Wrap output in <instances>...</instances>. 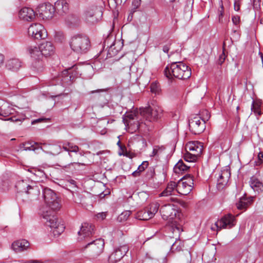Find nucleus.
I'll return each mask as SVG.
<instances>
[{"instance_id":"obj_1","label":"nucleus","mask_w":263,"mask_h":263,"mask_svg":"<svg viewBox=\"0 0 263 263\" xmlns=\"http://www.w3.org/2000/svg\"><path fill=\"white\" fill-rule=\"evenodd\" d=\"M43 195L47 207L42 208L41 213L46 221V224L52 229L53 235L58 236L65 230L64 224L59 221L54 214V212L61 208L60 199L53 190L48 188L43 190Z\"/></svg>"},{"instance_id":"obj_54","label":"nucleus","mask_w":263,"mask_h":263,"mask_svg":"<svg viewBox=\"0 0 263 263\" xmlns=\"http://www.w3.org/2000/svg\"><path fill=\"white\" fill-rule=\"evenodd\" d=\"M78 164L79 166H80V165H85V164L84 163H79V162H70V163L69 164Z\"/></svg>"},{"instance_id":"obj_36","label":"nucleus","mask_w":263,"mask_h":263,"mask_svg":"<svg viewBox=\"0 0 263 263\" xmlns=\"http://www.w3.org/2000/svg\"><path fill=\"white\" fill-rule=\"evenodd\" d=\"M155 175V170L153 167H150L149 168L145 174V178L147 180H151L152 179Z\"/></svg>"},{"instance_id":"obj_52","label":"nucleus","mask_w":263,"mask_h":263,"mask_svg":"<svg viewBox=\"0 0 263 263\" xmlns=\"http://www.w3.org/2000/svg\"><path fill=\"white\" fill-rule=\"evenodd\" d=\"M43 120H44V119L40 118V119H38L33 121L32 122V124H34L35 123L40 122L42 121Z\"/></svg>"},{"instance_id":"obj_42","label":"nucleus","mask_w":263,"mask_h":263,"mask_svg":"<svg viewBox=\"0 0 263 263\" xmlns=\"http://www.w3.org/2000/svg\"><path fill=\"white\" fill-rule=\"evenodd\" d=\"M223 6L222 2H221V5H220V9L218 11V17H219V22L220 23H222V17L223 16Z\"/></svg>"},{"instance_id":"obj_38","label":"nucleus","mask_w":263,"mask_h":263,"mask_svg":"<svg viewBox=\"0 0 263 263\" xmlns=\"http://www.w3.org/2000/svg\"><path fill=\"white\" fill-rule=\"evenodd\" d=\"M120 43L119 41L118 42H115L114 44L111 45L110 46L109 50H108V52H109V54H110V57H112V56L114 55L115 54H117V53L119 51V49H116L115 51H114V50L115 49V48H116V47H115L114 46L117 43Z\"/></svg>"},{"instance_id":"obj_6","label":"nucleus","mask_w":263,"mask_h":263,"mask_svg":"<svg viewBox=\"0 0 263 263\" xmlns=\"http://www.w3.org/2000/svg\"><path fill=\"white\" fill-rule=\"evenodd\" d=\"M69 45L71 49L78 53H85L90 46L88 38L84 35L77 34L71 37Z\"/></svg>"},{"instance_id":"obj_51","label":"nucleus","mask_w":263,"mask_h":263,"mask_svg":"<svg viewBox=\"0 0 263 263\" xmlns=\"http://www.w3.org/2000/svg\"><path fill=\"white\" fill-rule=\"evenodd\" d=\"M4 61V57L3 54L0 53V66L2 65Z\"/></svg>"},{"instance_id":"obj_23","label":"nucleus","mask_w":263,"mask_h":263,"mask_svg":"<svg viewBox=\"0 0 263 263\" xmlns=\"http://www.w3.org/2000/svg\"><path fill=\"white\" fill-rule=\"evenodd\" d=\"M6 67L12 71H16L22 66V62L18 59H11L7 61Z\"/></svg>"},{"instance_id":"obj_40","label":"nucleus","mask_w":263,"mask_h":263,"mask_svg":"<svg viewBox=\"0 0 263 263\" xmlns=\"http://www.w3.org/2000/svg\"><path fill=\"white\" fill-rule=\"evenodd\" d=\"M247 203L246 202L241 199L239 201L236 203V206L239 210H243L247 207Z\"/></svg>"},{"instance_id":"obj_53","label":"nucleus","mask_w":263,"mask_h":263,"mask_svg":"<svg viewBox=\"0 0 263 263\" xmlns=\"http://www.w3.org/2000/svg\"><path fill=\"white\" fill-rule=\"evenodd\" d=\"M189 177H192L190 175H186L183 177L181 179L184 180V181H188V178Z\"/></svg>"},{"instance_id":"obj_19","label":"nucleus","mask_w":263,"mask_h":263,"mask_svg":"<svg viewBox=\"0 0 263 263\" xmlns=\"http://www.w3.org/2000/svg\"><path fill=\"white\" fill-rule=\"evenodd\" d=\"M40 148L45 153L52 155H57L61 152V147L57 144H50L45 143H41Z\"/></svg>"},{"instance_id":"obj_48","label":"nucleus","mask_w":263,"mask_h":263,"mask_svg":"<svg viewBox=\"0 0 263 263\" xmlns=\"http://www.w3.org/2000/svg\"><path fill=\"white\" fill-rule=\"evenodd\" d=\"M170 44H167L163 47V51L165 53H168L170 50Z\"/></svg>"},{"instance_id":"obj_27","label":"nucleus","mask_w":263,"mask_h":263,"mask_svg":"<svg viewBox=\"0 0 263 263\" xmlns=\"http://www.w3.org/2000/svg\"><path fill=\"white\" fill-rule=\"evenodd\" d=\"M175 191H176V183L171 181L168 183L166 189L160 194V196H171Z\"/></svg>"},{"instance_id":"obj_60","label":"nucleus","mask_w":263,"mask_h":263,"mask_svg":"<svg viewBox=\"0 0 263 263\" xmlns=\"http://www.w3.org/2000/svg\"><path fill=\"white\" fill-rule=\"evenodd\" d=\"M115 120H111L110 121L109 120H108L107 121H106L105 122L106 123V124H108L109 123H112Z\"/></svg>"},{"instance_id":"obj_2","label":"nucleus","mask_w":263,"mask_h":263,"mask_svg":"<svg viewBox=\"0 0 263 263\" xmlns=\"http://www.w3.org/2000/svg\"><path fill=\"white\" fill-rule=\"evenodd\" d=\"M162 112V108L157 106H148L140 108L139 110L136 109L130 112H126L123 117V121L126 128L129 129V132L133 133L142 126V118L145 119L147 122H154L161 118Z\"/></svg>"},{"instance_id":"obj_33","label":"nucleus","mask_w":263,"mask_h":263,"mask_svg":"<svg viewBox=\"0 0 263 263\" xmlns=\"http://www.w3.org/2000/svg\"><path fill=\"white\" fill-rule=\"evenodd\" d=\"M130 214L131 211H125L123 212L118 217V221L119 222H123L126 221L128 219Z\"/></svg>"},{"instance_id":"obj_24","label":"nucleus","mask_w":263,"mask_h":263,"mask_svg":"<svg viewBox=\"0 0 263 263\" xmlns=\"http://www.w3.org/2000/svg\"><path fill=\"white\" fill-rule=\"evenodd\" d=\"M41 15L43 18L49 19L52 17L53 14L55 12L53 6L50 3L46 4L45 5L44 9L42 10Z\"/></svg>"},{"instance_id":"obj_50","label":"nucleus","mask_w":263,"mask_h":263,"mask_svg":"<svg viewBox=\"0 0 263 263\" xmlns=\"http://www.w3.org/2000/svg\"><path fill=\"white\" fill-rule=\"evenodd\" d=\"M158 151H159V149H158L156 147L154 148L153 151L152 152V155H151V156L154 157V156L157 155L158 153Z\"/></svg>"},{"instance_id":"obj_28","label":"nucleus","mask_w":263,"mask_h":263,"mask_svg":"<svg viewBox=\"0 0 263 263\" xmlns=\"http://www.w3.org/2000/svg\"><path fill=\"white\" fill-rule=\"evenodd\" d=\"M41 143L33 141H28L22 144L21 148L25 151H35V149L40 148Z\"/></svg>"},{"instance_id":"obj_20","label":"nucleus","mask_w":263,"mask_h":263,"mask_svg":"<svg viewBox=\"0 0 263 263\" xmlns=\"http://www.w3.org/2000/svg\"><path fill=\"white\" fill-rule=\"evenodd\" d=\"M230 176V172L228 169L221 171V174L217 180V186L218 189L222 188L223 186L228 183Z\"/></svg>"},{"instance_id":"obj_37","label":"nucleus","mask_w":263,"mask_h":263,"mask_svg":"<svg viewBox=\"0 0 263 263\" xmlns=\"http://www.w3.org/2000/svg\"><path fill=\"white\" fill-rule=\"evenodd\" d=\"M66 143L70 153H77L79 151V148L77 145H73L72 143L70 142H67Z\"/></svg>"},{"instance_id":"obj_39","label":"nucleus","mask_w":263,"mask_h":263,"mask_svg":"<svg viewBox=\"0 0 263 263\" xmlns=\"http://www.w3.org/2000/svg\"><path fill=\"white\" fill-rule=\"evenodd\" d=\"M151 90L155 94L158 93L160 90L159 85L156 83H152L151 85Z\"/></svg>"},{"instance_id":"obj_14","label":"nucleus","mask_w":263,"mask_h":263,"mask_svg":"<svg viewBox=\"0 0 263 263\" xmlns=\"http://www.w3.org/2000/svg\"><path fill=\"white\" fill-rule=\"evenodd\" d=\"M193 184V177H189L188 181H184L183 179H180L176 183V192L180 195H186L192 190Z\"/></svg>"},{"instance_id":"obj_16","label":"nucleus","mask_w":263,"mask_h":263,"mask_svg":"<svg viewBox=\"0 0 263 263\" xmlns=\"http://www.w3.org/2000/svg\"><path fill=\"white\" fill-rule=\"evenodd\" d=\"M93 231V226L88 223H84L82 224L80 230L78 232V240L79 241L85 240L92 235Z\"/></svg>"},{"instance_id":"obj_47","label":"nucleus","mask_w":263,"mask_h":263,"mask_svg":"<svg viewBox=\"0 0 263 263\" xmlns=\"http://www.w3.org/2000/svg\"><path fill=\"white\" fill-rule=\"evenodd\" d=\"M141 0H134L133 2V5L134 6V8H138L140 5Z\"/></svg>"},{"instance_id":"obj_32","label":"nucleus","mask_w":263,"mask_h":263,"mask_svg":"<svg viewBox=\"0 0 263 263\" xmlns=\"http://www.w3.org/2000/svg\"><path fill=\"white\" fill-rule=\"evenodd\" d=\"M148 161H143L141 165H140L137 170L134 171L132 173V175L135 177H137L140 176V173L145 170V168H146L148 167Z\"/></svg>"},{"instance_id":"obj_22","label":"nucleus","mask_w":263,"mask_h":263,"mask_svg":"<svg viewBox=\"0 0 263 263\" xmlns=\"http://www.w3.org/2000/svg\"><path fill=\"white\" fill-rule=\"evenodd\" d=\"M29 245V242L25 239L19 240L12 243V248L15 252H20L26 250Z\"/></svg>"},{"instance_id":"obj_12","label":"nucleus","mask_w":263,"mask_h":263,"mask_svg":"<svg viewBox=\"0 0 263 263\" xmlns=\"http://www.w3.org/2000/svg\"><path fill=\"white\" fill-rule=\"evenodd\" d=\"M29 36L34 39L42 40L47 37V32L44 27L41 24L34 23L31 24L28 29Z\"/></svg>"},{"instance_id":"obj_35","label":"nucleus","mask_w":263,"mask_h":263,"mask_svg":"<svg viewBox=\"0 0 263 263\" xmlns=\"http://www.w3.org/2000/svg\"><path fill=\"white\" fill-rule=\"evenodd\" d=\"M184 245L182 242H181L180 240H177L172 245L171 249L174 251H180L182 250Z\"/></svg>"},{"instance_id":"obj_8","label":"nucleus","mask_w":263,"mask_h":263,"mask_svg":"<svg viewBox=\"0 0 263 263\" xmlns=\"http://www.w3.org/2000/svg\"><path fill=\"white\" fill-rule=\"evenodd\" d=\"M202 113L205 115V117L201 118L199 116L196 115L189 120V125L190 129L195 135L199 134L204 130L205 128V122L210 117L208 111L204 110Z\"/></svg>"},{"instance_id":"obj_34","label":"nucleus","mask_w":263,"mask_h":263,"mask_svg":"<svg viewBox=\"0 0 263 263\" xmlns=\"http://www.w3.org/2000/svg\"><path fill=\"white\" fill-rule=\"evenodd\" d=\"M251 110L256 115L260 116L262 114L260 108V105L257 103H255L254 101L252 103Z\"/></svg>"},{"instance_id":"obj_31","label":"nucleus","mask_w":263,"mask_h":263,"mask_svg":"<svg viewBox=\"0 0 263 263\" xmlns=\"http://www.w3.org/2000/svg\"><path fill=\"white\" fill-rule=\"evenodd\" d=\"M159 206L160 204L159 203L152 202L149 205L148 207L146 208V209L149 212L151 216L153 217L156 213L158 212Z\"/></svg>"},{"instance_id":"obj_7","label":"nucleus","mask_w":263,"mask_h":263,"mask_svg":"<svg viewBox=\"0 0 263 263\" xmlns=\"http://www.w3.org/2000/svg\"><path fill=\"white\" fill-rule=\"evenodd\" d=\"M27 53L34 61L32 66L37 72H42L44 68V64L42 62V55L40 46L36 45H28L26 47Z\"/></svg>"},{"instance_id":"obj_58","label":"nucleus","mask_w":263,"mask_h":263,"mask_svg":"<svg viewBox=\"0 0 263 263\" xmlns=\"http://www.w3.org/2000/svg\"><path fill=\"white\" fill-rule=\"evenodd\" d=\"M99 98L101 99V100L103 102L104 100V97L102 95H100Z\"/></svg>"},{"instance_id":"obj_41","label":"nucleus","mask_w":263,"mask_h":263,"mask_svg":"<svg viewBox=\"0 0 263 263\" xmlns=\"http://www.w3.org/2000/svg\"><path fill=\"white\" fill-rule=\"evenodd\" d=\"M107 215V212H101V213H98L97 215H96V218L98 220H104V219H105V218L106 217Z\"/></svg>"},{"instance_id":"obj_63","label":"nucleus","mask_w":263,"mask_h":263,"mask_svg":"<svg viewBox=\"0 0 263 263\" xmlns=\"http://www.w3.org/2000/svg\"><path fill=\"white\" fill-rule=\"evenodd\" d=\"M117 144L120 146V141H119L118 142Z\"/></svg>"},{"instance_id":"obj_30","label":"nucleus","mask_w":263,"mask_h":263,"mask_svg":"<svg viewBox=\"0 0 263 263\" xmlns=\"http://www.w3.org/2000/svg\"><path fill=\"white\" fill-rule=\"evenodd\" d=\"M135 218L140 220H147L153 217L151 216L147 210L144 209L138 211L135 215Z\"/></svg>"},{"instance_id":"obj_55","label":"nucleus","mask_w":263,"mask_h":263,"mask_svg":"<svg viewBox=\"0 0 263 263\" xmlns=\"http://www.w3.org/2000/svg\"><path fill=\"white\" fill-rule=\"evenodd\" d=\"M169 201H171L172 202H175L177 200V199L175 198V197H171L169 199H168Z\"/></svg>"},{"instance_id":"obj_57","label":"nucleus","mask_w":263,"mask_h":263,"mask_svg":"<svg viewBox=\"0 0 263 263\" xmlns=\"http://www.w3.org/2000/svg\"><path fill=\"white\" fill-rule=\"evenodd\" d=\"M104 89H98V90H93V91H91V93H93L95 92H103L104 91Z\"/></svg>"},{"instance_id":"obj_49","label":"nucleus","mask_w":263,"mask_h":263,"mask_svg":"<svg viewBox=\"0 0 263 263\" xmlns=\"http://www.w3.org/2000/svg\"><path fill=\"white\" fill-rule=\"evenodd\" d=\"M63 149H64V151H66V152H68V155L70 156V157H71V153H70L69 151V149H68V146L67 145V143H64L63 145Z\"/></svg>"},{"instance_id":"obj_10","label":"nucleus","mask_w":263,"mask_h":263,"mask_svg":"<svg viewBox=\"0 0 263 263\" xmlns=\"http://www.w3.org/2000/svg\"><path fill=\"white\" fill-rule=\"evenodd\" d=\"M236 224V219L233 215L228 214L222 217L211 227L213 231H219L222 229H231Z\"/></svg>"},{"instance_id":"obj_18","label":"nucleus","mask_w":263,"mask_h":263,"mask_svg":"<svg viewBox=\"0 0 263 263\" xmlns=\"http://www.w3.org/2000/svg\"><path fill=\"white\" fill-rule=\"evenodd\" d=\"M39 46L43 57H50L55 53V47L50 42H43Z\"/></svg>"},{"instance_id":"obj_9","label":"nucleus","mask_w":263,"mask_h":263,"mask_svg":"<svg viewBox=\"0 0 263 263\" xmlns=\"http://www.w3.org/2000/svg\"><path fill=\"white\" fill-rule=\"evenodd\" d=\"M16 187L18 192L29 195L30 198H37L40 194L39 186L35 182L28 180L18 181L16 184Z\"/></svg>"},{"instance_id":"obj_56","label":"nucleus","mask_w":263,"mask_h":263,"mask_svg":"<svg viewBox=\"0 0 263 263\" xmlns=\"http://www.w3.org/2000/svg\"><path fill=\"white\" fill-rule=\"evenodd\" d=\"M139 196H144V197H145V198H147V195H146V193H144V192H141V193H140L139 194Z\"/></svg>"},{"instance_id":"obj_43","label":"nucleus","mask_w":263,"mask_h":263,"mask_svg":"<svg viewBox=\"0 0 263 263\" xmlns=\"http://www.w3.org/2000/svg\"><path fill=\"white\" fill-rule=\"evenodd\" d=\"M226 59V55L223 50L222 53L219 55L218 60V64L221 65L224 61Z\"/></svg>"},{"instance_id":"obj_62","label":"nucleus","mask_w":263,"mask_h":263,"mask_svg":"<svg viewBox=\"0 0 263 263\" xmlns=\"http://www.w3.org/2000/svg\"><path fill=\"white\" fill-rule=\"evenodd\" d=\"M176 0H169V1L171 3L174 2Z\"/></svg>"},{"instance_id":"obj_17","label":"nucleus","mask_w":263,"mask_h":263,"mask_svg":"<svg viewBox=\"0 0 263 263\" xmlns=\"http://www.w3.org/2000/svg\"><path fill=\"white\" fill-rule=\"evenodd\" d=\"M18 17L22 21L30 22L35 18V13L32 8L24 7L20 10Z\"/></svg>"},{"instance_id":"obj_3","label":"nucleus","mask_w":263,"mask_h":263,"mask_svg":"<svg viewBox=\"0 0 263 263\" xmlns=\"http://www.w3.org/2000/svg\"><path fill=\"white\" fill-rule=\"evenodd\" d=\"M160 213L162 218L165 220L171 221L175 219L174 223H172L171 230L175 236L179 237L180 233L182 231V226L176 224L177 217L179 216V213L177 206L173 204H165L161 206Z\"/></svg>"},{"instance_id":"obj_5","label":"nucleus","mask_w":263,"mask_h":263,"mask_svg":"<svg viewBox=\"0 0 263 263\" xmlns=\"http://www.w3.org/2000/svg\"><path fill=\"white\" fill-rule=\"evenodd\" d=\"M185 150V153L183 155L184 160L188 162H194L201 155L203 145L199 141H190L186 144Z\"/></svg>"},{"instance_id":"obj_11","label":"nucleus","mask_w":263,"mask_h":263,"mask_svg":"<svg viewBox=\"0 0 263 263\" xmlns=\"http://www.w3.org/2000/svg\"><path fill=\"white\" fill-rule=\"evenodd\" d=\"M102 12L97 7H92L87 9L83 14V18L88 24L97 23L101 19Z\"/></svg>"},{"instance_id":"obj_46","label":"nucleus","mask_w":263,"mask_h":263,"mask_svg":"<svg viewBox=\"0 0 263 263\" xmlns=\"http://www.w3.org/2000/svg\"><path fill=\"white\" fill-rule=\"evenodd\" d=\"M240 21L239 16L236 15L232 17V22L235 25H237Z\"/></svg>"},{"instance_id":"obj_4","label":"nucleus","mask_w":263,"mask_h":263,"mask_svg":"<svg viewBox=\"0 0 263 263\" xmlns=\"http://www.w3.org/2000/svg\"><path fill=\"white\" fill-rule=\"evenodd\" d=\"M164 74L168 78L173 76L179 79L185 80L191 76V69L183 62H174L165 67Z\"/></svg>"},{"instance_id":"obj_45","label":"nucleus","mask_w":263,"mask_h":263,"mask_svg":"<svg viewBox=\"0 0 263 263\" xmlns=\"http://www.w3.org/2000/svg\"><path fill=\"white\" fill-rule=\"evenodd\" d=\"M258 161L256 162V165H259L262 163L263 153L260 152L258 155Z\"/></svg>"},{"instance_id":"obj_15","label":"nucleus","mask_w":263,"mask_h":263,"mask_svg":"<svg viewBox=\"0 0 263 263\" xmlns=\"http://www.w3.org/2000/svg\"><path fill=\"white\" fill-rule=\"evenodd\" d=\"M128 250L129 247L126 244L116 247L115 248L114 252L109 256V263H116L120 260Z\"/></svg>"},{"instance_id":"obj_61","label":"nucleus","mask_w":263,"mask_h":263,"mask_svg":"<svg viewBox=\"0 0 263 263\" xmlns=\"http://www.w3.org/2000/svg\"><path fill=\"white\" fill-rule=\"evenodd\" d=\"M260 22L263 25V17L261 18Z\"/></svg>"},{"instance_id":"obj_26","label":"nucleus","mask_w":263,"mask_h":263,"mask_svg":"<svg viewBox=\"0 0 263 263\" xmlns=\"http://www.w3.org/2000/svg\"><path fill=\"white\" fill-rule=\"evenodd\" d=\"M250 186L256 192L258 193L263 192V184L258 179L252 177L249 181Z\"/></svg>"},{"instance_id":"obj_25","label":"nucleus","mask_w":263,"mask_h":263,"mask_svg":"<svg viewBox=\"0 0 263 263\" xmlns=\"http://www.w3.org/2000/svg\"><path fill=\"white\" fill-rule=\"evenodd\" d=\"M0 105V116L6 117L13 114V109L8 103L2 102Z\"/></svg>"},{"instance_id":"obj_13","label":"nucleus","mask_w":263,"mask_h":263,"mask_svg":"<svg viewBox=\"0 0 263 263\" xmlns=\"http://www.w3.org/2000/svg\"><path fill=\"white\" fill-rule=\"evenodd\" d=\"M104 247V240L99 238L93 241L88 242L85 246V248H89L91 252V255L93 258L99 256L103 251Z\"/></svg>"},{"instance_id":"obj_29","label":"nucleus","mask_w":263,"mask_h":263,"mask_svg":"<svg viewBox=\"0 0 263 263\" xmlns=\"http://www.w3.org/2000/svg\"><path fill=\"white\" fill-rule=\"evenodd\" d=\"M190 168V166L185 164L182 160H180L174 166V171L176 174H182Z\"/></svg>"},{"instance_id":"obj_59","label":"nucleus","mask_w":263,"mask_h":263,"mask_svg":"<svg viewBox=\"0 0 263 263\" xmlns=\"http://www.w3.org/2000/svg\"><path fill=\"white\" fill-rule=\"evenodd\" d=\"M132 13H131L129 15L128 17V20L130 19V20H132L133 16H132Z\"/></svg>"},{"instance_id":"obj_21","label":"nucleus","mask_w":263,"mask_h":263,"mask_svg":"<svg viewBox=\"0 0 263 263\" xmlns=\"http://www.w3.org/2000/svg\"><path fill=\"white\" fill-rule=\"evenodd\" d=\"M55 11L60 15H63L68 10V4L65 0L57 1L53 6Z\"/></svg>"},{"instance_id":"obj_44","label":"nucleus","mask_w":263,"mask_h":263,"mask_svg":"<svg viewBox=\"0 0 263 263\" xmlns=\"http://www.w3.org/2000/svg\"><path fill=\"white\" fill-rule=\"evenodd\" d=\"M240 0H235L234 4V10L238 11L240 10Z\"/></svg>"}]
</instances>
